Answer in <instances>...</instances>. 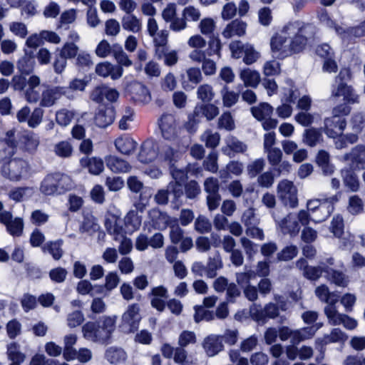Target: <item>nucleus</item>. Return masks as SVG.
<instances>
[{
	"label": "nucleus",
	"mask_w": 365,
	"mask_h": 365,
	"mask_svg": "<svg viewBox=\"0 0 365 365\" xmlns=\"http://www.w3.org/2000/svg\"><path fill=\"white\" fill-rule=\"evenodd\" d=\"M300 26L298 22L289 23L281 31L275 33L270 38V51L273 57L284 59L293 53H297L302 46L294 44L290 46L292 36L299 31Z\"/></svg>",
	"instance_id": "1"
},
{
	"label": "nucleus",
	"mask_w": 365,
	"mask_h": 365,
	"mask_svg": "<svg viewBox=\"0 0 365 365\" xmlns=\"http://www.w3.org/2000/svg\"><path fill=\"white\" fill-rule=\"evenodd\" d=\"M117 316H103L98 322H88L82 327L84 339L93 342H107L115 329Z\"/></svg>",
	"instance_id": "2"
},
{
	"label": "nucleus",
	"mask_w": 365,
	"mask_h": 365,
	"mask_svg": "<svg viewBox=\"0 0 365 365\" xmlns=\"http://www.w3.org/2000/svg\"><path fill=\"white\" fill-rule=\"evenodd\" d=\"M208 45L207 52L191 51L188 57L194 63H201L203 73L210 76L216 73L217 64L213 60L207 58V56L217 55L218 58H220L222 44L219 38H215L210 41Z\"/></svg>",
	"instance_id": "3"
},
{
	"label": "nucleus",
	"mask_w": 365,
	"mask_h": 365,
	"mask_svg": "<svg viewBox=\"0 0 365 365\" xmlns=\"http://www.w3.org/2000/svg\"><path fill=\"white\" fill-rule=\"evenodd\" d=\"M172 175L174 181L169 183L167 190H160L156 194L155 199L158 204H166L168 201L169 195L173 196V201L176 202L178 198L182 195V185L187 178L186 173L183 170L173 169Z\"/></svg>",
	"instance_id": "4"
},
{
	"label": "nucleus",
	"mask_w": 365,
	"mask_h": 365,
	"mask_svg": "<svg viewBox=\"0 0 365 365\" xmlns=\"http://www.w3.org/2000/svg\"><path fill=\"white\" fill-rule=\"evenodd\" d=\"M311 221L310 215L304 210L297 212H290L278 222L280 230L284 234L296 236L301 228V225H308Z\"/></svg>",
	"instance_id": "5"
},
{
	"label": "nucleus",
	"mask_w": 365,
	"mask_h": 365,
	"mask_svg": "<svg viewBox=\"0 0 365 365\" xmlns=\"http://www.w3.org/2000/svg\"><path fill=\"white\" fill-rule=\"evenodd\" d=\"M31 170L29 163L21 158H13L4 163L1 175L11 181H20L29 177Z\"/></svg>",
	"instance_id": "6"
},
{
	"label": "nucleus",
	"mask_w": 365,
	"mask_h": 365,
	"mask_svg": "<svg viewBox=\"0 0 365 365\" xmlns=\"http://www.w3.org/2000/svg\"><path fill=\"white\" fill-rule=\"evenodd\" d=\"M350 108L347 106H340L334 108V115L325 119L324 132L330 138L340 136L346 127L343 115L349 114Z\"/></svg>",
	"instance_id": "7"
},
{
	"label": "nucleus",
	"mask_w": 365,
	"mask_h": 365,
	"mask_svg": "<svg viewBox=\"0 0 365 365\" xmlns=\"http://www.w3.org/2000/svg\"><path fill=\"white\" fill-rule=\"evenodd\" d=\"M351 79V73L348 68H342L339 76L335 79L332 89V96H342L348 103H355L358 100V96L352 88L346 85V82Z\"/></svg>",
	"instance_id": "8"
},
{
	"label": "nucleus",
	"mask_w": 365,
	"mask_h": 365,
	"mask_svg": "<svg viewBox=\"0 0 365 365\" xmlns=\"http://www.w3.org/2000/svg\"><path fill=\"white\" fill-rule=\"evenodd\" d=\"M279 199L284 206L294 208L298 205L297 188L288 180L280 181L277 187Z\"/></svg>",
	"instance_id": "9"
},
{
	"label": "nucleus",
	"mask_w": 365,
	"mask_h": 365,
	"mask_svg": "<svg viewBox=\"0 0 365 365\" xmlns=\"http://www.w3.org/2000/svg\"><path fill=\"white\" fill-rule=\"evenodd\" d=\"M71 185L70 178L65 175L55 174L46 176L41 182L40 190L45 195H53L58 189L66 190Z\"/></svg>",
	"instance_id": "10"
},
{
	"label": "nucleus",
	"mask_w": 365,
	"mask_h": 365,
	"mask_svg": "<svg viewBox=\"0 0 365 365\" xmlns=\"http://www.w3.org/2000/svg\"><path fill=\"white\" fill-rule=\"evenodd\" d=\"M252 115L262 123L264 130H269L277 127V120L271 118L273 108L267 103H262L251 108Z\"/></svg>",
	"instance_id": "11"
},
{
	"label": "nucleus",
	"mask_w": 365,
	"mask_h": 365,
	"mask_svg": "<svg viewBox=\"0 0 365 365\" xmlns=\"http://www.w3.org/2000/svg\"><path fill=\"white\" fill-rule=\"evenodd\" d=\"M285 83L287 86L282 88L283 93L282 100L285 103L278 106L276 110L278 116L281 118H287L292 115V108L287 103L294 102L297 97L296 91L293 88L292 81L287 79Z\"/></svg>",
	"instance_id": "12"
},
{
	"label": "nucleus",
	"mask_w": 365,
	"mask_h": 365,
	"mask_svg": "<svg viewBox=\"0 0 365 365\" xmlns=\"http://www.w3.org/2000/svg\"><path fill=\"white\" fill-rule=\"evenodd\" d=\"M121 212L114 205H110L105 215V227L106 230L117 240V236L123 232L120 225Z\"/></svg>",
	"instance_id": "13"
},
{
	"label": "nucleus",
	"mask_w": 365,
	"mask_h": 365,
	"mask_svg": "<svg viewBox=\"0 0 365 365\" xmlns=\"http://www.w3.org/2000/svg\"><path fill=\"white\" fill-rule=\"evenodd\" d=\"M140 319L139 305L132 304L122 315V326L127 327V331L133 332L138 328Z\"/></svg>",
	"instance_id": "14"
},
{
	"label": "nucleus",
	"mask_w": 365,
	"mask_h": 365,
	"mask_svg": "<svg viewBox=\"0 0 365 365\" xmlns=\"http://www.w3.org/2000/svg\"><path fill=\"white\" fill-rule=\"evenodd\" d=\"M0 222L6 226V230L12 236H20L23 232V220L21 217L13 218L11 213L8 211L0 213Z\"/></svg>",
	"instance_id": "15"
},
{
	"label": "nucleus",
	"mask_w": 365,
	"mask_h": 365,
	"mask_svg": "<svg viewBox=\"0 0 365 365\" xmlns=\"http://www.w3.org/2000/svg\"><path fill=\"white\" fill-rule=\"evenodd\" d=\"M14 132L9 130L6 138L0 140V161L10 160L16 150V142L14 138Z\"/></svg>",
	"instance_id": "16"
},
{
	"label": "nucleus",
	"mask_w": 365,
	"mask_h": 365,
	"mask_svg": "<svg viewBox=\"0 0 365 365\" xmlns=\"http://www.w3.org/2000/svg\"><path fill=\"white\" fill-rule=\"evenodd\" d=\"M96 73L103 78L110 76L113 80H117L123 76V69L121 66H114L108 61H104L96 66Z\"/></svg>",
	"instance_id": "17"
},
{
	"label": "nucleus",
	"mask_w": 365,
	"mask_h": 365,
	"mask_svg": "<svg viewBox=\"0 0 365 365\" xmlns=\"http://www.w3.org/2000/svg\"><path fill=\"white\" fill-rule=\"evenodd\" d=\"M162 135L167 140H173L178 133L175 118L171 115H163L160 122Z\"/></svg>",
	"instance_id": "18"
},
{
	"label": "nucleus",
	"mask_w": 365,
	"mask_h": 365,
	"mask_svg": "<svg viewBox=\"0 0 365 365\" xmlns=\"http://www.w3.org/2000/svg\"><path fill=\"white\" fill-rule=\"evenodd\" d=\"M107 168L115 173H128L131 170V165L125 160L114 155L105 157Z\"/></svg>",
	"instance_id": "19"
},
{
	"label": "nucleus",
	"mask_w": 365,
	"mask_h": 365,
	"mask_svg": "<svg viewBox=\"0 0 365 365\" xmlns=\"http://www.w3.org/2000/svg\"><path fill=\"white\" fill-rule=\"evenodd\" d=\"M114 145L116 150L123 155L131 154L137 147V143L128 135L118 137L114 141Z\"/></svg>",
	"instance_id": "20"
},
{
	"label": "nucleus",
	"mask_w": 365,
	"mask_h": 365,
	"mask_svg": "<svg viewBox=\"0 0 365 365\" xmlns=\"http://www.w3.org/2000/svg\"><path fill=\"white\" fill-rule=\"evenodd\" d=\"M40 79L36 76H31L27 81V85L24 90L26 100L30 103H35L39 98Z\"/></svg>",
	"instance_id": "21"
},
{
	"label": "nucleus",
	"mask_w": 365,
	"mask_h": 365,
	"mask_svg": "<svg viewBox=\"0 0 365 365\" xmlns=\"http://www.w3.org/2000/svg\"><path fill=\"white\" fill-rule=\"evenodd\" d=\"M80 163L82 167L87 168L88 172L94 175H98L104 170V162L98 157L83 158Z\"/></svg>",
	"instance_id": "22"
},
{
	"label": "nucleus",
	"mask_w": 365,
	"mask_h": 365,
	"mask_svg": "<svg viewBox=\"0 0 365 365\" xmlns=\"http://www.w3.org/2000/svg\"><path fill=\"white\" fill-rule=\"evenodd\" d=\"M132 94V98L138 102L146 103H148L151 96L148 90L141 83L133 82L128 89Z\"/></svg>",
	"instance_id": "23"
},
{
	"label": "nucleus",
	"mask_w": 365,
	"mask_h": 365,
	"mask_svg": "<svg viewBox=\"0 0 365 365\" xmlns=\"http://www.w3.org/2000/svg\"><path fill=\"white\" fill-rule=\"evenodd\" d=\"M151 305L159 312L165 308V300L168 298V290L163 286L156 287L152 289Z\"/></svg>",
	"instance_id": "24"
},
{
	"label": "nucleus",
	"mask_w": 365,
	"mask_h": 365,
	"mask_svg": "<svg viewBox=\"0 0 365 365\" xmlns=\"http://www.w3.org/2000/svg\"><path fill=\"white\" fill-rule=\"evenodd\" d=\"M298 23L299 24L300 30H299V31L297 32L296 34L292 35L291 38L289 39V41H290V46H293L294 44L302 46H301L302 48L297 52V53H299L306 48V46L309 43V40L311 38V36H309V37H304V34H307H307L312 33V29L309 26L304 27L302 25V23H300V22H298Z\"/></svg>",
	"instance_id": "25"
},
{
	"label": "nucleus",
	"mask_w": 365,
	"mask_h": 365,
	"mask_svg": "<svg viewBox=\"0 0 365 365\" xmlns=\"http://www.w3.org/2000/svg\"><path fill=\"white\" fill-rule=\"evenodd\" d=\"M156 145L150 140L145 141L138 155L139 160L143 163H148L155 160L158 155Z\"/></svg>",
	"instance_id": "26"
},
{
	"label": "nucleus",
	"mask_w": 365,
	"mask_h": 365,
	"mask_svg": "<svg viewBox=\"0 0 365 365\" xmlns=\"http://www.w3.org/2000/svg\"><path fill=\"white\" fill-rule=\"evenodd\" d=\"M246 27L247 25L245 22L234 20L226 26L222 31V36L226 38H230L235 36H243L246 32Z\"/></svg>",
	"instance_id": "27"
},
{
	"label": "nucleus",
	"mask_w": 365,
	"mask_h": 365,
	"mask_svg": "<svg viewBox=\"0 0 365 365\" xmlns=\"http://www.w3.org/2000/svg\"><path fill=\"white\" fill-rule=\"evenodd\" d=\"M115 119V111L113 108H103L98 110L95 117V123L100 128L110 125Z\"/></svg>",
	"instance_id": "28"
},
{
	"label": "nucleus",
	"mask_w": 365,
	"mask_h": 365,
	"mask_svg": "<svg viewBox=\"0 0 365 365\" xmlns=\"http://www.w3.org/2000/svg\"><path fill=\"white\" fill-rule=\"evenodd\" d=\"M345 160H351L358 168H365V147L356 146L349 155L344 156Z\"/></svg>",
	"instance_id": "29"
},
{
	"label": "nucleus",
	"mask_w": 365,
	"mask_h": 365,
	"mask_svg": "<svg viewBox=\"0 0 365 365\" xmlns=\"http://www.w3.org/2000/svg\"><path fill=\"white\" fill-rule=\"evenodd\" d=\"M203 347L210 356H213L222 349L220 336L211 335L207 336L203 344Z\"/></svg>",
	"instance_id": "30"
},
{
	"label": "nucleus",
	"mask_w": 365,
	"mask_h": 365,
	"mask_svg": "<svg viewBox=\"0 0 365 365\" xmlns=\"http://www.w3.org/2000/svg\"><path fill=\"white\" fill-rule=\"evenodd\" d=\"M142 218L135 210H131L125 217V232L133 233L138 230L141 225Z\"/></svg>",
	"instance_id": "31"
},
{
	"label": "nucleus",
	"mask_w": 365,
	"mask_h": 365,
	"mask_svg": "<svg viewBox=\"0 0 365 365\" xmlns=\"http://www.w3.org/2000/svg\"><path fill=\"white\" fill-rule=\"evenodd\" d=\"M219 114V108L212 103L197 106L194 110L195 117L205 116L207 120H210Z\"/></svg>",
	"instance_id": "32"
},
{
	"label": "nucleus",
	"mask_w": 365,
	"mask_h": 365,
	"mask_svg": "<svg viewBox=\"0 0 365 365\" xmlns=\"http://www.w3.org/2000/svg\"><path fill=\"white\" fill-rule=\"evenodd\" d=\"M347 339V335L341 329H333L331 333L324 336L322 339H318L317 343L324 345L329 343L343 342Z\"/></svg>",
	"instance_id": "33"
},
{
	"label": "nucleus",
	"mask_w": 365,
	"mask_h": 365,
	"mask_svg": "<svg viewBox=\"0 0 365 365\" xmlns=\"http://www.w3.org/2000/svg\"><path fill=\"white\" fill-rule=\"evenodd\" d=\"M297 266L300 269H304V275L309 279L316 280L322 274V271L324 272L327 268H324V267H307V262L304 259H300L297 262Z\"/></svg>",
	"instance_id": "34"
},
{
	"label": "nucleus",
	"mask_w": 365,
	"mask_h": 365,
	"mask_svg": "<svg viewBox=\"0 0 365 365\" xmlns=\"http://www.w3.org/2000/svg\"><path fill=\"white\" fill-rule=\"evenodd\" d=\"M240 77L247 86L256 87L260 81L259 72L250 68L242 70Z\"/></svg>",
	"instance_id": "35"
},
{
	"label": "nucleus",
	"mask_w": 365,
	"mask_h": 365,
	"mask_svg": "<svg viewBox=\"0 0 365 365\" xmlns=\"http://www.w3.org/2000/svg\"><path fill=\"white\" fill-rule=\"evenodd\" d=\"M122 25L125 30L133 33H138L142 29L141 21L135 16L131 15L130 14H127L123 17Z\"/></svg>",
	"instance_id": "36"
},
{
	"label": "nucleus",
	"mask_w": 365,
	"mask_h": 365,
	"mask_svg": "<svg viewBox=\"0 0 365 365\" xmlns=\"http://www.w3.org/2000/svg\"><path fill=\"white\" fill-rule=\"evenodd\" d=\"M334 210V206L327 201H323L322 205L319 207L317 212L313 217H310L311 220L315 223H319L330 215Z\"/></svg>",
	"instance_id": "37"
},
{
	"label": "nucleus",
	"mask_w": 365,
	"mask_h": 365,
	"mask_svg": "<svg viewBox=\"0 0 365 365\" xmlns=\"http://www.w3.org/2000/svg\"><path fill=\"white\" fill-rule=\"evenodd\" d=\"M322 139L321 132L314 128L304 130L302 141L304 144L310 147L315 146Z\"/></svg>",
	"instance_id": "38"
},
{
	"label": "nucleus",
	"mask_w": 365,
	"mask_h": 365,
	"mask_svg": "<svg viewBox=\"0 0 365 365\" xmlns=\"http://www.w3.org/2000/svg\"><path fill=\"white\" fill-rule=\"evenodd\" d=\"M335 303L327 304L324 307V313L330 324L336 326L341 324L344 314L339 313L334 306Z\"/></svg>",
	"instance_id": "39"
},
{
	"label": "nucleus",
	"mask_w": 365,
	"mask_h": 365,
	"mask_svg": "<svg viewBox=\"0 0 365 365\" xmlns=\"http://www.w3.org/2000/svg\"><path fill=\"white\" fill-rule=\"evenodd\" d=\"M79 51V47L72 42H66L61 48H58L59 57H64L67 59L74 58Z\"/></svg>",
	"instance_id": "40"
},
{
	"label": "nucleus",
	"mask_w": 365,
	"mask_h": 365,
	"mask_svg": "<svg viewBox=\"0 0 365 365\" xmlns=\"http://www.w3.org/2000/svg\"><path fill=\"white\" fill-rule=\"evenodd\" d=\"M106 358L110 364H118L125 360L126 354L121 349L110 347L106 351Z\"/></svg>",
	"instance_id": "41"
},
{
	"label": "nucleus",
	"mask_w": 365,
	"mask_h": 365,
	"mask_svg": "<svg viewBox=\"0 0 365 365\" xmlns=\"http://www.w3.org/2000/svg\"><path fill=\"white\" fill-rule=\"evenodd\" d=\"M61 96V93L58 88L48 89L42 94L41 105L44 107L52 106Z\"/></svg>",
	"instance_id": "42"
},
{
	"label": "nucleus",
	"mask_w": 365,
	"mask_h": 365,
	"mask_svg": "<svg viewBox=\"0 0 365 365\" xmlns=\"http://www.w3.org/2000/svg\"><path fill=\"white\" fill-rule=\"evenodd\" d=\"M247 150V145L239 141L234 137H229L227 139V147L223 148V151L227 155H230V151L235 153H242Z\"/></svg>",
	"instance_id": "43"
},
{
	"label": "nucleus",
	"mask_w": 365,
	"mask_h": 365,
	"mask_svg": "<svg viewBox=\"0 0 365 365\" xmlns=\"http://www.w3.org/2000/svg\"><path fill=\"white\" fill-rule=\"evenodd\" d=\"M182 16L187 23L189 21L197 22L200 19L201 11L200 9L193 5L185 6L182 11Z\"/></svg>",
	"instance_id": "44"
},
{
	"label": "nucleus",
	"mask_w": 365,
	"mask_h": 365,
	"mask_svg": "<svg viewBox=\"0 0 365 365\" xmlns=\"http://www.w3.org/2000/svg\"><path fill=\"white\" fill-rule=\"evenodd\" d=\"M222 103L225 107H231L235 105L239 98V94L230 90L227 86H224L220 91Z\"/></svg>",
	"instance_id": "45"
},
{
	"label": "nucleus",
	"mask_w": 365,
	"mask_h": 365,
	"mask_svg": "<svg viewBox=\"0 0 365 365\" xmlns=\"http://www.w3.org/2000/svg\"><path fill=\"white\" fill-rule=\"evenodd\" d=\"M315 294L321 301L327 303V304L336 303L338 301L337 297H335L334 294L331 293L325 285L317 287L315 289Z\"/></svg>",
	"instance_id": "46"
},
{
	"label": "nucleus",
	"mask_w": 365,
	"mask_h": 365,
	"mask_svg": "<svg viewBox=\"0 0 365 365\" xmlns=\"http://www.w3.org/2000/svg\"><path fill=\"white\" fill-rule=\"evenodd\" d=\"M20 346L16 342H11L7 346V356L11 361L24 362L26 355L19 351Z\"/></svg>",
	"instance_id": "47"
},
{
	"label": "nucleus",
	"mask_w": 365,
	"mask_h": 365,
	"mask_svg": "<svg viewBox=\"0 0 365 365\" xmlns=\"http://www.w3.org/2000/svg\"><path fill=\"white\" fill-rule=\"evenodd\" d=\"M319 325L316 327H309L300 330H296L294 331L293 335V344H298L301 341L309 339L314 336L316 331L321 327Z\"/></svg>",
	"instance_id": "48"
},
{
	"label": "nucleus",
	"mask_w": 365,
	"mask_h": 365,
	"mask_svg": "<svg viewBox=\"0 0 365 365\" xmlns=\"http://www.w3.org/2000/svg\"><path fill=\"white\" fill-rule=\"evenodd\" d=\"M113 55L118 64L126 67L132 65V61L119 44L113 46Z\"/></svg>",
	"instance_id": "49"
},
{
	"label": "nucleus",
	"mask_w": 365,
	"mask_h": 365,
	"mask_svg": "<svg viewBox=\"0 0 365 365\" xmlns=\"http://www.w3.org/2000/svg\"><path fill=\"white\" fill-rule=\"evenodd\" d=\"M187 43L190 48H193L192 51L207 52L202 50L207 45V41L200 34L191 36Z\"/></svg>",
	"instance_id": "50"
},
{
	"label": "nucleus",
	"mask_w": 365,
	"mask_h": 365,
	"mask_svg": "<svg viewBox=\"0 0 365 365\" xmlns=\"http://www.w3.org/2000/svg\"><path fill=\"white\" fill-rule=\"evenodd\" d=\"M259 58L260 53L252 45L246 43L244 48V63L250 65L256 62Z\"/></svg>",
	"instance_id": "51"
},
{
	"label": "nucleus",
	"mask_w": 365,
	"mask_h": 365,
	"mask_svg": "<svg viewBox=\"0 0 365 365\" xmlns=\"http://www.w3.org/2000/svg\"><path fill=\"white\" fill-rule=\"evenodd\" d=\"M197 98L204 102H210L215 97L212 87L209 84H202L197 90Z\"/></svg>",
	"instance_id": "52"
},
{
	"label": "nucleus",
	"mask_w": 365,
	"mask_h": 365,
	"mask_svg": "<svg viewBox=\"0 0 365 365\" xmlns=\"http://www.w3.org/2000/svg\"><path fill=\"white\" fill-rule=\"evenodd\" d=\"M200 33L207 36L213 34L216 28V23L212 18L206 17L202 19L198 25Z\"/></svg>",
	"instance_id": "53"
},
{
	"label": "nucleus",
	"mask_w": 365,
	"mask_h": 365,
	"mask_svg": "<svg viewBox=\"0 0 365 365\" xmlns=\"http://www.w3.org/2000/svg\"><path fill=\"white\" fill-rule=\"evenodd\" d=\"M324 272L327 273V278L335 284L342 287L347 284V279L343 273L328 268L324 270Z\"/></svg>",
	"instance_id": "54"
},
{
	"label": "nucleus",
	"mask_w": 365,
	"mask_h": 365,
	"mask_svg": "<svg viewBox=\"0 0 365 365\" xmlns=\"http://www.w3.org/2000/svg\"><path fill=\"white\" fill-rule=\"evenodd\" d=\"M84 320V314L81 311H73L69 313L66 319L67 325L71 329L79 327Z\"/></svg>",
	"instance_id": "55"
},
{
	"label": "nucleus",
	"mask_w": 365,
	"mask_h": 365,
	"mask_svg": "<svg viewBox=\"0 0 365 365\" xmlns=\"http://www.w3.org/2000/svg\"><path fill=\"white\" fill-rule=\"evenodd\" d=\"M160 159L167 161L169 164H171L173 161H175L178 157V153L174 151L173 148L169 145H162L160 148Z\"/></svg>",
	"instance_id": "56"
},
{
	"label": "nucleus",
	"mask_w": 365,
	"mask_h": 365,
	"mask_svg": "<svg viewBox=\"0 0 365 365\" xmlns=\"http://www.w3.org/2000/svg\"><path fill=\"white\" fill-rule=\"evenodd\" d=\"M344 182L351 191L356 192L359 188V182L356 175L351 171H342Z\"/></svg>",
	"instance_id": "57"
},
{
	"label": "nucleus",
	"mask_w": 365,
	"mask_h": 365,
	"mask_svg": "<svg viewBox=\"0 0 365 365\" xmlns=\"http://www.w3.org/2000/svg\"><path fill=\"white\" fill-rule=\"evenodd\" d=\"M9 31L16 36L24 38L28 34L27 26L19 21H12L9 25Z\"/></svg>",
	"instance_id": "58"
},
{
	"label": "nucleus",
	"mask_w": 365,
	"mask_h": 365,
	"mask_svg": "<svg viewBox=\"0 0 365 365\" xmlns=\"http://www.w3.org/2000/svg\"><path fill=\"white\" fill-rule=\"evenodd\" d=\"M34 194V190L29 187H21L12 191L9 194L11 199L19 202L30 197Z\"/></svg>",
	"instance_id": "59"
},
{
	"label": "nucleus",
	"mask_w": 365,
	"mask_h": 365,
	"mask_svg": "<svg viewBox=\"0 0 365 365\" xmlns=\"http://www.w3.org/2000/svg\"><path fill=\"white\" fill-rule=\"evenodd\" d=\"M74 113L67 109H61L56 113V122L61 126H66L70 124L73 118Z\"/></svg>",
	"instance_id": "60"
},
{
	"label": "nucleus",
	"mask_w": 365,
	"mask_h": 365,
	"mask_svg": "<svg viewBox=\"0 0 365 365\" xmlns=\"http://www.w3.org/2000/svg\"><path fill=\"white\" fill-rule=\"evenodd\" d=\"M61 245L62 241L52 242L43 247V252H48L50 253L53 256V259H59L63 254L61 248Z\"/></svg>",
	"instance_id": "61"
},
{
	"label": "nucleus",
	"mask_w": 365,
	"mask_h": 365,
	"mask_svg": "<svg viewBox=\"0 0 365 365\" xmlns=\"http://www.w3.org/2000/svg\"><path fill=\"white\" fill-rule=\"evenodd\" d=\"M134 120V112L130 108H127L121 118L119 120L118 126L122 130H128L130 128V124Z\"/></svg>",
	"instance_id": "62"
},
{
	"label": "nucleus",
	"mask_w": 365,
	"mask_h": 365,
	"mask_svg": "<svg viewBox=\"0 0 365 365\" xmlns=\"http://www.w3.org/2000/svg\"><path fill=\"white\" fill-rule=\"evenodd\" d=\"M280 71V64L276 60L267 61L263 66V73L267 76L278 75Z\"/></svg>",
	"instance_id": "63"
},
{
	"label": "nucleus",
	"mask_w": 365,
	"mask_h": 365,
	"mask_svg": "<svg viewBox=\"0 0 365 365\" xmlns=\"http://www.w3.org/2000/svg\"><path fill=\"white\" fill-rule=\"evenodd\" d=\"M202 141L205 143L208 148H215L220 143V135L217 133L210 130H206L201 136Z\"/></svg>",
	"instance_id": "64"
}]
</instances>
